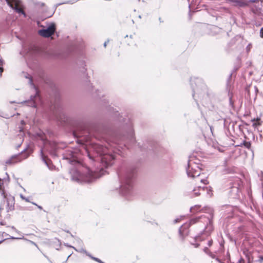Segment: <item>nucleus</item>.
<instances>
[{
    "label": "nucleus",
    "mask_w": 263,
    "mask_h": 263,
    "mask_svg": "<svg viewBox=\"0 0 263 263\" xmlns=\"http://www.w3.org/2000/svg\"><path fill=\"white\" fill-rule=\"evenodd\" d=\"M86 153L90 159L100 160L106 167L111 164V161L114 159V156L106 147L98 144L92 145L90 151L86 150Z\"/></svg>",
    "instance_id": "1"
},
{
    "label": "nucleus",
    "mask_w": 263,
    "mask_h": 263,
    "mask_svg": "<svg viewBox=\"0 0 263 263\" xmlns=\"http://www.w3.org/2000/svg\"><path fill=\"white\" fill-rule=\"evenodd\" d=\"M201 165L199 159H197L196 156H190L188 161L186 173L188 176L190 177L195 178L196 177H199L198 180L203 184H207L208 183L207 179L205 178H202L200 176Z\"/></svg>",
    "instance_id": "2"
},
{
    "label": "nucleus",
    "mask_w": 263,
    "mask_h": 263,
    "mask_svg": "<svg viewBox=\"0 0 263 263\" xmlns=\"http://www.w3.org/2000/svg\"><path fill=\"white\" fill-rule=\"evenodd\" d=\"M71 174L72 179L78 182H91L95 179L101 176L104 173V170L102 169L100 171V174L96 172L90 171L88 168H85V172L82 173L80 170H72Z\"/></svg>",
    "instance_id": "3"
},
{
    "label": "nucleus",
    "mask_w": 263,
    "mask_h": 263,
    "mask_svg": "<svg viewBox=\"0 0 263 263\" xmlns=\"http://www.w3.org/2000/svg\"><path fill=\"white\" fill-rule=\"evenodd\" d=\"M133 183L129 178H126L121 184L119 193L121 195L128 198L132 194Z\"/></svg>",
    "instance_id": "4"
},
{
    "label": "nucleus",
    "mask_w": 263,
    "mask_h": 263,
    "mask_svg": "<svg viewBox=\"0 0 263 263\" xmlns=\"http://www.w3.org/2000/svg\"><path fill=\"white\" fill-rule=\"evenodd\" d=\"M7 4L17 13L23 14L26 17V14L24 11V7L22 2L20 0H6Z\"/></svg>",
    "instance_id": "5"
},
{
    "label": "nucleus",
    "mask_w": 263,
    "mask_h": 263,
    "mask_svg": "<svg viewBox=\"0 0 263 263\" xmlns=\"http://www.w3.org/2000/svg\"><path fill=\"white\" fill-rule=\"evenodd\" d=\"M80 153L79 150H68L64 156L65 159L69 160L70 163H78L79 162Z\"/></svg>",
    "instance_id": "6"
},
{
    "label": "nucleus",
    "mask_w": 263,
    "mask_h": 263,
    "mask_svg": "<svg viewBox=\"0 0 263 263\" xmlns=\"http://www.w3.org/2000/svg\"><path fill=\"white\" fill-rule=\"evenodd\" d=\"M55 31V25L51 24L46 29H41L39 31V34L44 37H48L51 36Z\"/></svg>",
    "instance_id": "7"
},
{
    "label": "nucleus",
    "mask_w": 263,
    "mask_h": 263,
    "mask_svg": "<svg viewBox=\"0 0 263 263\" xmlns=\"http://www.w3.org/2000/svg\"><path fill=\"white\" fill-rule=\"evenodd\" d=\"M46 145H45V147L41 149V156L43 161L46 163L47 166L49 169H51V166H50V161L46 158V157L44 155V152L46 150Z\"/></svg>",
    "instance_id": "8"
},
{
    "label": "nucleus",
    "mask_w": 263,
    "mask_h": 263,
    "mask_svg": "<svg viewBox=\"0 0 263 263\" xmlns=\"http://www.w3.org/2000/svg\"><path fill=\"white\" fill-rule=\"evenodd\" d=\"M21 235V237H11L10 238L11 239H24V240L25 241H28L29 242H30L31 245H33L34 246H35L36 247L38 248L37 245L33 241H31V240H28L27 239V238H24L22 235Z\"/></svg>",
    "instance_id": "9"
},
{
    "label": "nucleus",
    "mask_w": 263,
    "mask_h": 263,
    "mask_svg": "<svg viewBox=\"0 0 263 263\" xmlns=\"http://www.w3.org/2000/svg\"><path fill=\"white\" fill-rule=\"evenodd\" d=\"M232 2H236L238 4L239 6L242 7L247 6L248 5V2L244 0H231Z\"/></svg>",
    "instance_id": "10"
},
{
    "label": "nucleus",
    "mask_w": 263,
    "mask_h": 263,
    "mask_svg": "<svg viewBox=\"0 0 263 263\" xmlns=\"http://www.w3.org/2000/svg\"><path fill=\"white\" fill-rule=\"evenodd\" d=\"M15 157H12L10 159L7 160L6 162H5V163H6V165H10V164H12L13 163H14L16 162V161L15 160Z\"/></svg>",
    "instance_id": "11"
},
{
    "label": "nucleus",
    "mask_w": 263,
    "mask_h": 263,
    "mask_svg": "<svg viewBox=\"0 0 263 263\" xmlns=\"http://www.w3.org/2000/svg\"><path fill=\"white\" fill-rule=\"evenodd\" d=\"M3 181L0 179V191L1 192L2 195H3L4 198H6V195L5 194L4 191L3 189Z\"/></svg>",
    "instance_id": "12"
},
{
    "label": "nucleus",
    "mask_w": 263,
    "mask_h": 263,
    "mask_svg": "<svg viewBox=\"0 0 263 263\" xmlns=\"http://www.w3.org/2000/svg\"><path fill=\"white\" fill-rule=\"evenodd\" d=\"M80 252H83V253H85L87 255H88V256H89L91 259H92L93 260L97 261L98 259V258H96V257H93L91 255H90L89 254H88L86 251L83 250V249H81Z\"/></svg>",
    "instance_id": "13"
},
{
    "label": "nucleus",
    "mask_w": 263,
    "mask_h": 263,
    "mask_svg": "<svg viewBox=\"0 0 263 263\" xmlns=\"http://www.w3.org/2000/svg\"><path fill=\"white\" fill-rule=\"evenodd\" d=\"M37 97H38V95H37V93L36 92L35 96H34L33 97H31V100L32 101L31 105L34 107H35L36 106L35 102L34 101V99L36 98Z\"/></svg>",
    "instance_id": "14"
},
{
    "label": "nucleus",
    "mask_w": 263,
    "mask_h": 263,
    "mask_svg": "<svg viewBox=\"0 0 263 263\" xmlns=\"http://www.w3.org/2000/svg\"><path fill=\"white\" fill-rule=\"evenodd\" d=\"M3 61L0 59V76L2 75V73L3 71Z\"/></svg>",
    "instance_id": "15"
},
{
    "label": "nucleus",
    "mask_w": 263,
    "mask_h": 263,
    "mask_svg": "<svg viewBox=\"0 0 263 263\" xmlns=\"http://www.w3.org/2000/svg\"><path fill=\"white\" fill-rule=\"evenodd\" d=\"M182 218H183V217L180 216L179 218H177L175 219L174 220V222L175 223H177L178 222L180 221L182 219Z\"/></svg>",
    "instance_id": "16"
},
{
    "label": "nucleus",
    "mask_w": 263,
    "mask_h": 263,
    "mask_svg": "<svg viewBox=\"0 0 263 263\" xmlns=\"http://www.w3.org/2000/svg\"><path fill=\"white\" fill-rule=\"evenodd\" d=\"M198 218L193 219L191 220V223L193 224L196 222Z\"/></svg>",
    "instance_id": "17"
},
{
    "label": "nucleus",
    "mask_w": 263,
    "mask_h": 263,
    "mask_svg": "<svg viewBox=\"0 0 263 263\" xmlns=\"http://www.w3.org/2000/svg\"><path fill=\"white\" fill-rule=\"evenodd\" d=\"M193 193H194V194L196 196H197L198 195H199V193L198 192H196V189H194V190H193Z\"/></svg>",
    "instance_id": "18"
},
{
    "label": "nucleus",
    "mask_w": 263,
    "mask_h": 263,
    "mask_svg": "<svg viewBox=\"0 0 263 263\" xmlns=\"http://www.w3.org/2000/svg\"><path fill=\"white\" fill-rule=\"evenodd\" d=\"M183 227H184V226H182L180 228V230H179V232H180V235H182V234H183V232H182V229H183Z\"/></svg>",
    "instance_id": "19"
},
{
    "label": "nucleus",
    "mask_w": 263,
    "mask_h": 263,
    "mask_svg": "<svg viewBox=\"0 0 263 263\" xmlns=\"http://www.w3.org/2000/svg\"><path fill=\"white\" fill-rule=\"evenodd\" d=\"M212 243H213V241H212V240H209V241H208V246H209V247L211 246H212Z\"/></svg>",
    "instance_id": "20"
},
{
    "label": "nucleus",
    "mask_w": 263,
    "mask_h": 263,
    "mask_svg": "<svg viewBox=\"0 0 263 263\" xmlns=\"http://www.w3.org/2000/svg\"><path fill=\"white\" fill-rule=\"evenodd\" d=\"M203 251L205 253H208L209 250L207 247H205Z\"/></svg>",
    "instance_id": "21"
},
{
    "label": "nucleus",
    "mask_w": 263,
    "mask_h": 263,
    "mask_svg": "<svg viewBox=\"0 0 263 263\" xmlns=\"http://www.w3.org/2000/svg\"><path fill=\"white\" fill-rule=\"evenodd\" d=\"M31 203H32L33 204L36 205V206L38 207V208H39V209H41H41H42V206H40V205H37L36 203H34V202H31Z\"/></svg>",
    "instance_id": "22"
},
{
    "label": "nucleus",
    "mask_w": 263,
    "mask_h": 263,
    "mask_svg": "<svg viewBox=\"0 0 263 263\" xmlns=\"http://www.w3.org/2000/svg\"><path fill=\"white\" fill-rule=\"evenodd\" d=\"M260 36L263 38V28L260 30Z\"/></svg>",
    "instance_id": "23"
},
{
    "label": "nucleus",
    "mask_w": 263,
    "mask_h": 263,
    "mask_svg": "<svg viewBox=\"0 0 263 263\" xmlns=\"http://www.w3.org/2000/svg\"><path fill=\"white\" fill-rule=\"evenodd\" d=\"M245 146L249 148V147L251 146V144L250 143H246Z\"/></svg>",
    "instance_id": "24"
},
{
    "label": "nucleus",
    "mask_w": 263,
    "mask_h": 263,
    "mask_svg": "<svg viewBox=\"0 0 263 263\" xmlns=\"http://www.w3.org/2000/svg\"><path fill=\"white\" fill-rule=\"evenodd\" d=\"M211 192H212V191L210 189H209L208 191V194L210 196H211V194H212L211 193Z\"/></svg>",
    "instance_id": "25"
},
{
    "label": "nucleus",
    "mask_w": 263,
    "mask_h": 263,
    "mask_svg": "<svg viewBox=\"0 0 263 263\" xmlns=\"http://www.w3.org/2000/svg\"><path fill=\"white\" fill-rule=\"evenodd\" d=\"M20 197L22 200H24L25 199V197L22 194H20Z\"/></svg>",
    "instance_id": "26"
},
{
    "label": "nucleus",
    "mask_w": 263,
    "mask_h": 263,
    "mask_svg": "<svg viewBox=\"0 0 263 263\" xmlns=\"http://www.w3.org/2000/svg\"><path fill=\"white\" fill-rule=\"evenodd\" d=\"M24 200H25V201H26V202H30V200H29V198H26V197H25V199Z\"/></svg>",
    "instance_id": "27"
},
{
    "label": "nucleus",
    "mask_w": 263,
    "mask_h": 263,
    "mask_svg": "<svg viewBox=\"0 0 263 263\" xmlns=\"http://www.w3.org/2000/svg\"><path fill=\"white\" fill-rule=\"evenodd\" d=\"M260 124L259 123H254V127H256L258 125H259Z\"/></svg>",
    "instance_id": "28"
},
{
    "label": "nucleus",
    "mask_w": 263,
    "mask_h": 263,
    "mask_svg": "<svg viewBox=\"0 0 263 263\" xmlns=\"http://www.w3.org/2000/svg\"><path fill=\"white\" fill-rule=\"evenodd\" d=\"M108 41H106V42H105L104 43V46L105 47L106 46L107 44V43H108Z\"/></svg>",
    "instance_id": "29"
},
{
    "label": "nucleus",
    "mask_w": 263,
    "mask_h": 263,
    "mask_svg": "<svg viewBox=\"0 0 263 263\" xmlns=\"http://www.w3.org/2000/svg\"><path fill=\"white\" fill-rule=\"evenodd\" d=\"M97 262H98L99 263H102V261H101L100 259H98Z\"/></svg>",
    "instance_id": "30"
},
{
    "label": "nucleus",
    "mask_w": 263,
    "mask_h": 263,
    "mask_svg": "<svg viewBox=\"0 0 263 263\" xmlns=\"http://www.w3.org/2000/svg\"><path fill=\"white\" fill-rule=\"evenodd\" d=\"M259 120H260V119H259V118H257L256 119H254V121H258Z\"/></svg>",
    "instance_id": "31"
},
{
    "label": "nucleus",
    "mask_w": 263,
    "mask_h": 263,
    "mask_svg": "<svg viewBox=\"0 0 263 263\" xmlns=\"http://www.w3.org/2000/svg\"><path fill=\"white\" fill-rule=\"evenodd\" d=\"M255 2V1H254V0H252V1H249V2H251V3H254Z\"/></svg>",
    "instance_id": "32"
},
{
    "label": "nucleus",
    "mask_w": 263,
    "mask_h": 263,
    "mask_svg": "<svg viewBox=\"0 0 263 263\" xmlns=\"http://www.w3.org/2000/svg\"><path fill=\"white\" fill-rule=\"evenodd\" d=\"M201 187V186H198V188H199V189H200Z\"/></svg>",
    "instance_id": "33"
},
{
    "label": "nucleus",
    "mask_w": 263,
    "mask_h": 263,
    "mask_svg": "<svg viewBox=\"0 0 263 263\" xmlns=\"http://www.w3.org/2000/svg\"><path fill=\"white\" fill-rule=\"evenodd\" d=\"M3 241H4V240H1V241H0V244H1V243Z\"/></svg>",
    "instance_id": "34"
},
{
    "label": "nucleus",
    "mask_w": 263,
    "mask_h": 263,
    "mask_svg": "<svg viewBox=\"0 0 263 263\" xmlns=\"http://www.w3.org/2000/svg\"><path fill=\"white\" fill-rule=\"evenodd\" d=\"M26 152L28 153L29 152V150H26Z\"/></svg>",
    "instance_id": "35"
},
{
    "label": "nucleus",
    "mask_w": 263,
    "mask_h": 263,
    "mask_svg": "<svg viewBox=\"0 0 263 263\" xmlns=\"http://www.w3.org/2000/svg\"><path fill=\"white\" fill-rule=\"evenodd\" d=\"M22 123L23 124H24V121H22Z\"/></svg>",
    "instance_id": "36"
},
{
    "label": "nucleus",
    "mask_w": 263,
    "mask_h": 263,
    "mask_svg": "<svg viewBox=\"0 0 263 263\" xmlns=\"http://www.w3.org/2000/svg\"><path fill=\"white\" fill-rule=\"evenodd\" d=\"M198 246V245H196V246H195V247H196V248H197Z\"/></svg>",
    "instance_id": "37"
},
{
    "label": "nucleus",
    "mask_w": 263,
    "mask_h": 263,
    "mask_svg": "<svg viewBox=\"0 0 263 263\" xmlns=\"http://www.w3.org/2000/svg\"><path fill=\"white\" fill-rule=\"evenodd\" d=\"M239 263H241V260H239Z\"/></svg>",
    "instance_id": "38"
},
{
    "label": "nucleus",
    "mask_w": 263,
    "mask_h": 263,
    "mask_svg": "<svg viewBox=\"0 0 263 263\" xmlns=\"http://www.w3.org/2000/svg\"><path fill=\"white\" fill-rule=\"evenodd\" d=\"M102 263H104V262H103L102 261Z\"/></svg>",
    "instance_id": "39"
}]
</instances>
